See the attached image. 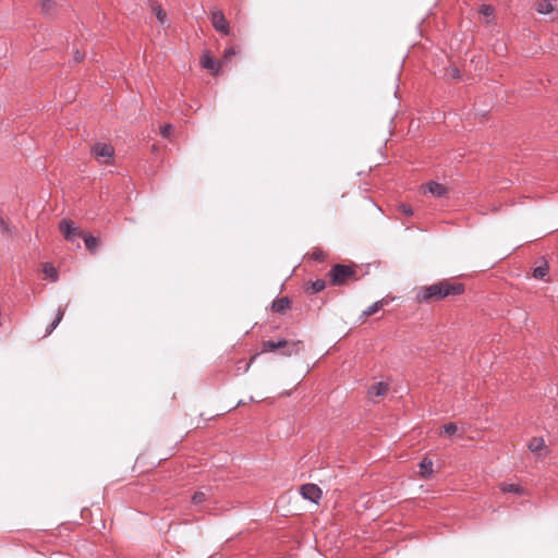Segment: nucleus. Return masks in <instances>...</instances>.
<instances>
[{
	"instance_id": "obj_2",
	"label": "nucleus",
	"mask_w": 558,
	"mask_h": 558,
	"mask_svg": "<svg viewBox=\"0 0 558 558\" xmlns=\"http://www.w3.org/2000/svg\"><path fill=\"white\" fill-rule=\"evenodd\" d=\"M301 341H287L286 339L266 340L262 342V353L275 352L281 349L280 354L282 356L296 355L301 351Z\"/></svg>"
},
{
	"instance_id": "obj_34",
	"label": "nucleus",
	"mask_w": 558,
	"mask_h": 558,
	"mask_svg": "<svg viewBox=\"0 0 558 558\" xmlns=\"http://www.w3.org/2000/svg\"><path fill=\"white\" fill-rule=\"evenodd\" d=\"M451 75H452L453 78H460L461 77L460 71L457 68H453L451 70Z\"/></svg>"
},
{
	"instance_id": "obj_26",
	"label": "nucleus",
	"mask_w": 558,
	"mask_h": 558,
	"mask_svg": "<svg viewBox=\"0 0 558 558\" xmlns=\"http://www.w3.org/2000/svg\"><path fill=\"white\" fill-rule=\"evenodd\" d=\"M40 8L45 14H49L52 9L51 0H40Z\"/></svg>"
},
{
	"instance_id": "obj_17",
	"label": "nucleus",
	"mask_w": 558,
	"mask_h": 558,
	"mask_svg": "<svg viewBox=\"0 0 558 558\" xmlns=\"http://www.w3.org/2000/svg\"><path fill=\"white\" fill-rule=\"evenodd\" d=\"M153 11L156 15L157 21L161 26H165L168 23V17L166 11L159 4L153 5Z\"/></svg>"
},
{
	"instance_id": "obj_12",
	"label": "nucleus",
	"mask_w": 558,
	"mask_h": 558,
	"mask_svg": "<svg viewBox=\"0 0 558 558\" xmlns=\"http://www.w3.org/2000/svg\"><path fill=\"white\" fill-rule=\"evenodd\" d=\"M420 475L422 477L428 478L433 474V461L428 458L422 459L420 462Z\"/></svg>"
},
{
	"instance_id": "obj_1",
	"label": "nucleus",
	"mask_w": 558,
	"mask_h": 558,
	"mask_svg": "<svg viewBox=\"0 0 558 558\" xmlns=\"http://www.w3.org/2000/svg\"><path fill=\"white\" fill-rule=\"evenodd\" d=\"M464 291L465 286L463 283L444 279L430 286L420 287L415 293V301L417 303H429L451 295H460Z\"/></svg>"
},
{
	"instance_id": "obj_25",
	"label": "nucleus",
	"mask_w": 558,
	"mask_h": 558,
	"mask_svg": "<svg viewBox=\"0 0 558 558\" xmlns=\"http://www.w3.org/2000/svg\"><path fill=\"white\" fill-rule=\"evenodd\" d=\"M235 49L233 47H229L225 50L222 56V62L226 63L231 60V58L235 54Z\"/></svg>"
},
{
	"instance_id": "obj_18",
	"label": "nucleus",
	"mask_w": 558,
	"mask_h": 558,
	"mask_svg": "<svg viewBox=\"0 0 558 558\" xmlns=\"http://www.w3.org/2000/svg\"><path fill=\"white\" fill-rule=\"evenodd\" d=\"M548 272V265L545 263L544 265L537 266L533 270V276L536 279H544V277Z\"/></svg>"
},
{
	"instance_id": "obj_8",
	"label": "nucleus",
	"mask_w": 558,
	"mask_h": 558,
	"mask_svg": "<svg viewBox=\"0 0 558 558\" xmlns=\"http://www.w3.org/2000/svg\"><path fill=\"white\" fill-rule=\"evenodd\" d=\"M201 64L204 69L210 71L213 74H218L221 62L217 61L209 53H204L201 59Z\"/></svg>"
},
{
	"instance_id": "obj_23",
	"label": "nucleus",
	"mask_w": 558,
	"mask_h": 558,
	"mask_svg": "<svg viewBox=\"0 0 558 558\" xmlns=\"http://www.w3.org/2000/svg\"><path fill=\"white\" fill-rule=\"evenodd\" d=\"M206 500V494L202 490H198V492H195L194 495L192 496V504L193 505H198V504H202Z\"/></svg>"
},
{
	"instance_id": "obj_13",
	"label": "nucleus",
	"mask_w": 558,
	"mask_h": 558,
	"mask_svg": "<svg viewBox=\"0 0 558 558\" xmlns=\"http://www.w3.org/2000/svg\"><path fill=\"white\" fill-rule=\"evenodd\" d=\"M545 446V442H544V439L543 438H538V437H533L530 441H529V449L531 452H534V453H537L538 456H542V450Z\"/></svg>"
},
{
	"instance_id": "obj_16",
	"label": "nucleus",
	"mask_w": 558,
	"mask_h": 558,
	"mask_svg": "<svg viewBox=\"0 0 558 558\" xmlns=\"http://www.w3.org/2000/svg\"><path fill=\"white\" fill-rule=\"evenodd\" d=\"M82 239L84 240L86 247L90 252H93V253L96 252V250L98 247V240L94 235H92L90 233L83 232Z\"/></svg>"
},
{
	"instance_id": "obj_10",
	"label": "nucleus",
	"mask_w": 558,
	"mask_h": 558,
	"mask_svg": "<svg viewBox=\"0 0 558 558\" xmlns=\"http://www.w3.org/2000/svg\"><path fill=\"white\" fill-rule=\"evenodd\" d=\"M499 489L502 493H510L519 496L524 495V489L518 483L502 482L499 484Z\"/></svg>"
},
{
	"instance_id": "obj_27",
	"label": "nucleus",
	"mask_w": 558,
	"mask_h": 558,
	"mask_svg": "<svg viewBox=\"0 0 558 558\" xmlns=\"http://www.w3.org/2000/svg\"><path fill=\"white\" fill-rule=\"evenodd\" d=\"M480 13L484 16H490L494 13V8L489 4H482L480 8Z\"/></svg>"
},
{
	"instance_id": "obj_30",
	"label": "nucleus",
	"mask_w": 558,
	"mask_h": 558,
	"mask_svg": "<svg viewBox=\"0 0 558 558\" xmlns=\"http://www.w3.org/2000/svg\"><path fill=\"white\" fill-rule=\"evenodd\" d=\"M392 300H393V298L385 296V298L378 300L377 303L379 304V307L383 308L384 306L388 305Z\"/></svg>"
},
{
	"instance_id": "obj_36",
	"label": "nucleus",
	"mask_w": 558,
	"mask_h": 558,
	"mask_svg": "<svg viewBox=\"0 0 558 558\" xmlns=\"http://www.w3.org/2000/svg\"><path fill=\"white\" fill-rule=\"evenodd\" d=\"M0 227L3 229V230H8V227H7V223L5 221L3 220V218L0 217Z\"/></svg>"
},
{
	"instance_id": "obj_7",
	"label": "nucleus",
	"mask_w": 558,
	"mask_h": 558,
	"mask_svg": "<svg viewBox=\"0 0 558 558\" xmlns=\"http://www.w3.org/2000/svg\"><path fill=\"white\" fill-rule=\"evenodd\" d=\"M211 24L217 32H220L223 35H229V23L222 11L215 10L211 12Z\"/></svg>"
},
{
	"instance_id": "obj_14",
	"label": "nucleus",
	"mask_w": 558,
	"mask_h": 558,
	"mask_svg": "<svg viewBox=\"0 0 558 558\" xmlns=\"http://www.w3.org/2000/svg\"><path fill=\"white\" fill-rule=\"evenodd\" d=\"M388 390L387 384L384 383H377L375 385H372L368 389V393L373 397H381L385 396Z\"/></svg>"
},
{
	"instance_id": "obj_37",
	"label": "nucleus",
	"mask_w": 558,
	"mask_h": 558,
	"mask_svg": "<svg viewBox=\"0 0 558 558\" xmlns=\"http://www.w3.org/2000/svg\"><path fill=\"white\" fill-rule=\"evenodd\" d=\"M257 355H258V353H257V354H255V355H253V356L251 357L250 363H248V366H250V365H251V363L256 359V356H257Z\"/></svg>"
},
{
	"instance_id": "obj_20",
	"label": "nucleus",
	"mask_w": 558,
	"mask_h": 558,
	"mask_svg": "<svg viewBox=\"0 0 558 558\" xmlns=\"http://www.w3.org/2000/svg\"><path fill=\"white\" fill-rule=\"evenodd\" d=\"M379 310H381V308L379 307V304H378V303H377V301H376V302H374L372 305H369L368 307H366V308L363 311V313H362V315H361V318H366V317H368V316H372V315H374L375 313H377Z\"/></svg>"
},
{
	"instance_id": "obj_21",
	"label": "nucleus",
	"mask_w": 558,
	"mask_h": 558,
	"mask_svg": "<svg viewBox=\"0 0 558 558\" xmlns=\"http://www.w3.org/2000/svg\"><path fill=\"white\" fill-rule=\"evenodd\" d=\"M458 430V426L456 423L453 422H450V423H447L442 426V432L448 435V436H452L457 433Z\"/></svg>"
},
{
	"instance_id": "obj_3",
	"label": "nucleus",
	"mask_w": 558,
	"mask_h": 558,
	"mask_svg": "<svg viewBox=\"0 0 558 558\" xmlns=\"http://www.w3.org/2000/svg\"><path fill=\"white\" fill-rule=\"evenodd\" d=\"M328 276L331 286H341L355 276V269L349 265L336 264L330 268Z\"/></svg>"
},
{
	"instance_id": "obj_15",
	"label": "nucleus",
	"mask_w": 558,
	"mask_h": 558,
	"mask_svg": "<svg viewBox=\"0 0 558 558\" xmlns=\"http://www.w3.org/2000/svg\"><path fill=\"white\" fill-rule=\"evenodd\" d=\"M536 12L543 15L549 14L554 11V7L548 0H541L536 3Z\"/></svg>"
},
{
	"instance_id": "obj_4",
	"label": "nucleus",
	"mask_w": 558,
	"mask_h": 558,
	"mask_svg": "<svg viewBox=\"0 0 558 558\" xmlns=\"http://www.w3.org/2000/svg\"><path fill=\"white\" fill-rule=\"evenodd\" d=\"M59 229L69 242H75L78 238H82L83 234V232L75 227L74 222L68 219L60 221Z\"/></svg>"
},
{
	"instance_id": "obj_31",
	"label": "nucleus",
	"mask_w": 558,
	"mask_h": 558,
	"mask_svg": "<svg viewBox=\"0 0 558 558\" xmlns=\"http://www.w3.org/2000/svg\"><path fill=\"white\" fill-rule=\"evenodd\" d=\"M392 300H393V298L385 296V298L378 300L377 303L379 304V307L383 308L384 306L388 305Z\"/></svg>"
},
{
	"instance_id": "obj_24",
	"label": "nucleus",
	"mask_w": 558,
	"mask_h": 558,
	"mask_svg": "<svg viewBox=\"0 0 558 558\" xmlns=\"http://www.w3.org/2000/svg\"><path fill=\"white\" fill-rule=\"evenodd\" d=\"M172 130H173L172 125H171V124H169V123H167V124H165V125H162V126L160 128V135H161L163 138H169V137H170V135H171V133H172Z\"/></svg>"
},
{
	"instance_id": "obj_33",
	"label": "nucleus",
	"mask_w": 558,
	"mask_h": 558,
	"mask_svg": "<svg viewBox=\"0 0 558 558\" xmlns=\"http://www.w3.org/2000/svg\"><path fill=\"white\" fill-rule=\"evenodd\" d=\"M84 59V54L76 50L73 54V60L75 63L81 62Z\"/></svg>"
},
{
	"instance_id": "obj_32",
	"label": "nucleus",
	"mask_w": 558,
	"mask_h": 558,
	"mask_svg": "<svg viewBox=\"0 0 558 558\" xmlns=\"http://www.w3.org/2000/svg\"><path fill=\"white\" fill-rule=\"evenodd\" d=\"M313 258L318 262H323L325 258V253L323 251H316L313 253Z\"/></svg>"
},
{
	"instance_id": "obj_35",
	"label": "nucleus",
	"mask_w": 558,
	"mask_h": 558,
	"mask_svg": "<svg viewBox=\"0 0 558 558\" xmlns=\"http://www.w3.org/2000/svg\"><path fill=\"white\" fill-rule=\"evenodd\" d=\"M64 313H65V310H63V308H59V310L57 311V315H56V317H60V320H61V319L63 318V316H64Z\"/></svg>"
},
{
	"instance_id": "obj_9",
	"label": "nucleus",
	"mask_w": 558,
	"mask_h": 558,
	"mask_svg": "<svg viewBox=\"0 0 558 558\" xmlns=\"http://www.w3.org/2000/svg\"><path fill=\"white\" fill-rule=\"evenodd\" d=\"M428 193L437 198L445 197L448 194V189L438 182L430 181L426 184Z\"/></svg>"
},
{
	"instance_id": "obj_28",
	"label": "nucleus",
	"mask_w": 558,
	"mask_h": 558,
	"mask_svg": "<svg viewBox=\"0 0 558 558\" xmlns=\"http://www.w3.org/2000/svg\"><path fill=\"white\" fill-rule=\"evenodd\" d=\"M60 324V317H56L51 324L47 327V335L51 333Z\"/></svg>"
},
{
	"instance_id": "obj_29",
	"label": "nucleus",
	"mask_w": 558,
	"mask_h": 558,
	"mask_svg": "<svg viewBox=\"0 0 558 558\" xmlns=\"http://www.w3.org/2000/svg\"><path fill=\"white\" fill-rule=\"evenodd\" d=\"M400 210L407 215V216H412L413 215V209L410 205H407V204H401L400 205Z\"/></svg>"
},
{
	"instance_id": "obj_11",
	"label": "nucleus",
	"mask_w": 558,
	"mask_h": 558,
	"mask_svg": "<svg viewBox=\"0 0 558 558\" xmlns=\"http://www.w3.org/2000/svg\"><path fill=\"white\" fill-rule=\"evenodd\" d=\"M271 308L277 313H284L290 308V300L287 296L274 300Z\"/></svg>"
},
{
	"instance_id": "obj_6",
	"label": "nucleus",
	"mask_w": 558,
	"mask_h": 558,
	"mask_svg": "<svg viewBox=\"0 0 558 558\" xmlns=\"http://www.w3.org/2000/svg\"><path fill=\"white\" fill-rule=\"evenodd\" d=\"M300 493L304 499L314 504H317L322 498V489L316 484H303L300 488Z\"/></svg>"
},
{
	"instance_id": "obj_22",
	"label": "nucleus",
	"mask_w": 558,
	"mask_h": 558,
	"mask_svg": "<svg viewBox=\"0 0 558 558\" xmlns=\"http://www.w3.org/2000/svg\"><path fill=\"white\" fill-rule=\"evenodd\" d=\"M44 272L53 280L58 278L57 269L49 263L44 265Z\"/></svg>"
},
{
	"instance_id": "obj_19",
	"label": "nucleus",
	"mask_w": 558,
	"mask_h": 558,
	"mask_svg": "<svg viewBox=\"0 0 558 558\" xmlns=\"http://www.w3.org/2000/svg\"><path fill=\"white\" fill-rule=\"evenodd\" d=\"M325 288H326L325 280L318 278V279H316L315 281L312 282V284H311V293L312 294L318 293V292L323 291Z\"/></svg>"
},
{
	"instance_id": "obj_5",
	"label": "nucleus",
	"mask_w": 558,
	"mask_h": 558,
	"mask_svg": "<svg viewBox=\"0 0 558 558\" xmlns=\"http://www.w3.org/2000/svg\"><path fill=\"white\" fill-rule=\"evenodd\" d=\"M92 154L97 158H104L102 163H109L114 155V148L110 144L96 143L92 147Z\"/></svg>"
}]
</instances>
